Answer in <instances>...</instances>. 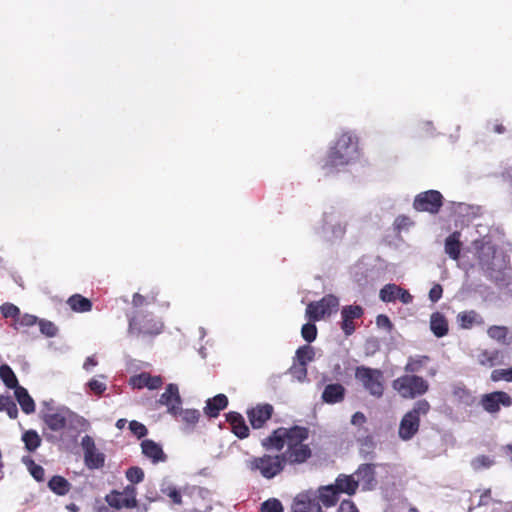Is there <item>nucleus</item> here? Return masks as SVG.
<instances>
[{
	"mask_svg": "<svg viewBox=\"0 0 512 512\" xmlns=\"http://www.w3.org/2000/svg\"><path fill=\"white\" fill-rule=\"evenodd\" d=\"M309 438V429L304 426L279 427L261 441L265 450L281 451L286 446L281 457L287 465H299L305 463L312 456L309 444L305 443Z\"/></svg>",
	"mask_w": 512,
	"mask_h": 512,
	"instance_id": "obj_1",
	"label": "nucleus"
},
{
	"mask_svg": "<svg viewBox=\"0 0 512 512\" xmlns=\"http://www.w3.org/2000/svg\"><path fill=\"white\" fill-rule=\"evenodd\" d=\"M339 500V494L332 485L322 486L318 491L299 493L293 501L291 512H322V506L330 508Z\"/></svg>",
	"mask_w": 512,
	"mask_h": 512,
	"instance_id": "obj_2",
	"label": "nucleus"
},
{
	"mask_svg": "<svg viewBox=\"0 0 512 512\" xmlns=\"http://www.w3.org/2000/svg\"><path fill=\"white\" fill-rule=\"evenodd\" d=\"M358 139L349 132L342 133L330 148L323 168L348 165L358 157Z\"/></svg>",
	"mask_w": 512,
	"mask_h": 512,
	"instance_id": "obj_3",
	"label": "nucleus"
},
{
	"mask_svg": "<svg viewBox=\"0 0 512 512\" xmlns=\"http://www.w3.org/2000/svg\"><path fill=\"white\" fill-rule=\"evenodd\" d=\"M430 408L429 402L421 399L414 404L411 410L404 414L398 429V435L402 440L408 441L417 434L420 427V418L427 415Z\"/></svg>",
	"mask_w": 512,
	"mask_h": 512,
	"instance_id": "obj_4",
	"label": "nucleus"
},
{
	"mask_svg": "<svg viewBox=\"0 0 512 512\" xmlns=\"http://www.w3.org/2000/svg\"><path fill=\"white\" fill-rule=\"evenodd\" d=\"M393 389L405 399H414L424 395L429 389V383L417 375H403L392 382Z\"/></svg>",
	"mask_w": 512,
	"mask_h": 512,
	"instance_id": "obj_5",
	"label": "nucleus"
},
{
	"mask_svg": "<svg viewBox=\"0 0 512 512\" xmlns=\"http://www.w3.org/2000/svg\"><path fill=\"white\" fill-rule=\"evenodd\" d=\"M355 378L361 382L365 390L372 396L380 398L384 393L383 373L379 369L358 366L355 369Z\"/></svg>",
	"mask_w": 512,
	"mask_h": 512,
	"instance_id": "obj_6",
	"label": "nucleus"
},
{
	"mask_svg": "<svg viewBox=\"0 0 512 512\" xmlns=\"http://www.w3.org/2000/svg\"><path fill=\"white\" fill-rule=\"evenodd\" d=\"M339 309V299L333 294H327L319 301L310 302L305 311V317L309 321H320L330 317Z\"/></svg>",
	"mask_w": 512,
	"mask_h": 512,
	"instance_id": "obj_7",
	"label": "nucleus"
},
{
	"mask_svg": "<svg viewBox=\"0 0 512 512\" xmlns=\"http://www.w3.org/2000/svg\"><path fill=\"white\" fill-rule=\"evenodd\" d=\"M286 465L281 454H264L261 457H256L251 460V469L260 471L261 475L267 479H271L280 474Z\"/></svg>",
	"mask_w": 512,
	"mask_h": 512,
	"instance_id": "obj_8",
	"label": "nucleus"
},
{
	"mask_svg": "<svg viewBox=\"0 0 512 512\" xmlns=\"http://www.w3.org/2000/svg\"><path fill=\"white\" fill-rule=\"evenodd\" d=\"M162 323L155 320L151 314L137 313L129 319V333L157 335L162 330Z\"/></svg>",
	"mask_w": 512,
	"mask_h": 512,
	"instance_id": "obj_9",
	"label": "nucleus"
},
{
	"mask_svg": "<svg viewBox=\"0 0 512 512\" xmlns=\"http://www.w3.org/2000/svg\"><path fill=\"white\" fill-rule=\"evenodd\" d=\"M443 206V196L437 190H427L417 194L413 201V208L418 212L437 214Z\"/></svg>",
	"mask_w": 512,
	"mask_h": 512,
	"instance_id": "obj_10",
	"label": "nucleus"
},
{
	"mask_svg": "<svg viewBox=\"0 0 512 512\" xmlns=\"http://www.w3.org/2000/svg\"><path fill=\"white\" fill-rule=\"evenodd\" d=\"M497 512L504 510L503 501L492 496L491 489L476 490L470 498L469 511L473 509Z\"/></svg>",
	"mask_w": 512,
	"mask_h": 512,
	"instance_id": "obj_11",
	"label": "nucleus"
},
{
	"mask_svg": "<svg viewBox=\"0 0 512 512\" xmlns=\"http://www.w3.org/2000/svg\"><path fill=\"white\" fill-rule=\"evenodd\" d=\"M108 505L114 509H132L137 505L136 488L134 485H127L123 491L113 490L105 497Z\"/></svg>",
	"mask_w": 512,
	"mask_h": 512,
	"instance_id": "obj_12",
	"label": "nucleus"
},
{
	"mask_svg": "<svg viewBox=\"0 0 512 512\" xmlns=\"http://www.w3.org/2000/svg\"><path fill=\"white\" fill-rule=\"evenodd\" d=\"M480 404L487 413L497 414L501 407L512 406V397L505 391H493L483 394Z\"/></svg>",
	"mask_w": 512,
	"mask_h": 512,
	"instance_id": "obj_13",
	"label": "nucleus"
},
{
	"mask_svg": "<svg viewBox=\"0 0 512 512\" xmlns=\"http://www.w3.org/2000/svg\"><path fill=\"white\" fill-rule=\"evenodd\" d=\"M81 446L84 451V462L89 469H100L104 466L105 455L98 451L94 439L85 435L81 440Z\"/></svg>",
	"mask_w": 512,
	"mask_h": 512,
	"instance_id": "obj_14",
	"label": "nucleus"
},
{
	"mask_svg": "<svg viewBox=\"0 0 512 512\" xmlns=\"http://www.w3.org/2000/svg\"><path fill=\"white\" fill-rule=\"evenodd\" d=\"M158 402L167 407V412L176 417L179 412V406L182 405V399L177 384L170 383L161 394Z\"/></svg>",
	"mask_w": 512,
	"mask_h": 512,
	"instance_id": "obj_15",
	"label": "nucleus"
},
{
	"mask_svg": "<svg viewBox=\"0 0 512 512\" xmlns=\"http://www.w3.org/2000/svg\"><path fill=\"white\" fill-rule=\"evenodd\" d=\"M364 315V309L360 305H347L341 310V329L346 336L352 335L356 330L354 320Z\"/></svg>",
	"mask_w": 512,
	"mask_h": 512,
	"instance_id": "obj_16",
	"label": "nucleus"
},
{
	"mask_svg": "<svg viewBox=\"0 0 512 512\" xmlns=\"http://www.w3.org/2000/svg\"><path fill=\"white\" fill-rule=\"evenodd\" d=\"M246 413L252 428L260 429L264 427L268 420L271 419L274 413V408L268 403L258 404L257 406L248 409Z\"/></svg>",
	"mask_w": 512,
	"mask_h": 512,
	"instance_id": "obj_17",
	"label": "nucleus"
},
{
	"mask_svg": "<svg viewBox=\"0 0 512 512\" xmlns=\"http://www.w3.org/2000/svg\"><path fill=\"white\" fill-rule=\"evenodd\" d=\"M383 466L382 464L363 463L360 464L355 471L359 485H362L363 490H373L377 486L376 468Z\"/></svg>",
	"mask_w": 512,
	"mask_h": 512,
	"instance_id": "obj_18",
	"label": "nucleus"
},
{
	"mask_svg": "<svg viewBox=\"0 0 512 512\" xmlns=\"http://www.w3.org/2000/svg\"><path fill=\"white\" fill-rule=\"evenodd\" d=\"M129 385L134 389L148 388L154 390L163 385V379L160 375L153 376L148 372H142L130 377Z\"/></svg>",
	"mask_w": 512,
	"mask_h": 512,
	"instance_id": "obj_19",
	"label": "nucleus"
},
{
	"mask_svg": "<svg viewBox=\"0 0 512 512\" xmlns=\"http://www.w3.org/2000/svg\"><path fill=\"white\" fill-rule=\"evenodd\" d=\"M477 363L486 368L500 366L505 363L504 352L499 349H482L476 356Z\"/></svg>",
	"mask_w": 512,
	"mask_h": 512,
	"instance_id": "obj_20",
	"label": "nucleus"
},
{
	"mask_svg": "<svg viewBox=\"0 0 512 512\" xmlns=\"http://www.w3.org/2000/svg\"><path fill=\"white\" fill-rule=\"evenodd\" d=\"M226 421L231 427V432L240 439H245L249 436L250 430L247 426L244 417L235 411H230L226 415Z\"/></svg>",
	"mask_w": 512,
	"mask_h": 512,
	"instance_id": "obj_21",
	"label": "nucleus"
},
{
	"mask_svg": "<svg viewBox=\"0 0 512 512\" xmlns=\"http://www.w3.org/2000/svg\"><path fill=\"white\" fill-rule=\"evenodd\" d=\"M228 403V397L225 394H217L206 400V405L203 408L204 414L209 418H217L220 412L227 408Z\"/></svg>",
	"mask_w": 512,
	"mask_h": 512,
	"instance_id": "obj_22",
	"label": "nucleus"
},
{
	"mask_svg": "<svg viewBox=\"0 0 512 512\" xmlns=\"http://www.w3.org/2000/svg\"><path fill=\"white\" fill-rule=\"evenodd\" d=\"M41 418L45 425L54 432H60L67 426V417L63 410L43 413Z\"/></svg>",
	"mask_w": 512,
	"mask_h": 512,
	"instance_id": "obj_23",
	"label": "nucleus"
},
{
	"mask_svg": "<svg viewBox=\"0 0 512 512\" xmlns=\"http://www.w3.org/2000/svg\"><path fill=\"white\" fill-rule=\"evenodd\" d=\"M141 449L142 453L153 463L163 462L167 458L161 445L151 439L143 440L141 442Z\"/></svg>",
	"mask_w": 512,
	"mask_h": 512,
	"instance_id": "obj_24",
	"label": "nucleus"
},
{
	"mask_svg": "<svg viewBox=\"0 0 512 512\" xmlns=\"http://www.w3.org/2000/svg\"><path fill=\"white\" fill-rule=\"evenodd\" d=\"M333 487L338 494L346 493L351 496L356 493L359 487V481H357L353 475L340 474L336 478Z\"/></svg>",
	"mask_w": 512,
	"mask_h": 512,
	"instance_id": "obj_25",
	"label": "nucleus"
},
{
	"mask_svg": "<svg viewBox=\"0 0 512 512\" xmlns=\"http://www.w3.org/2000/svg\"><path fill=\"white\" fill-rule=\"evenodd\" d=\"M346 390L342 384H328L322 392V400L327 404L340 403L345 398Z\"/></svg>",
	"mask_w": 512,
	"mask_h": 512,
	"instance_id": "obj_26",
	"label": "nucleus"
},
{
	"mask_svg": "<svg viewBox=\"0 0 512 512\" xmlns=\"http://www.w3.org/2000/svg\"><path fill=\"white\" fill-rule=\"evenodd\" d=\"M430 330L437 338L446 336L449 332V323L441 312H433L430 316Z\"/></svg>",
	"mask_w": 512,
	"mask_h": 512,
	"instance_id": "obj_27",
	"label": "nucleus"
},
{
	"mask_svg": "<svg viewBox=\"0 0 512 512\" xmlns=\"http://www.w3.org/2000/svg\"><path fill=\"white\" fill-rule=\"evenodd\" d=\"M457 322L462 329H471L475 325H483L484 319L475 310L463 311L457 315Z\"/></svg>",
	"mask_w": 512,
	"mask_h": 512,
	"instance_id": "obj_28",
	"label": "nucleus"
},
{
	"mask_svg": "<svg viewBox=\"0 0 512 512\" xmlns=\"http://www.w3.org/2000/svg\"><path fill=\"white\" fill-rule=\"evenodd\" d=\"M15 398L25 414L35 412V402L29 395L26 388L19 386L14 390Z\"/></svg>",
	"mask_w": 512,
	"mask_h": 512,
	"instance_id": "obj_29",
	"label": "nucleus"
},
{
	"mask_svg": "<svg viewBox=\"0 0 512 512\" xmlns=\"http://www.w3.org/2000/svg\"><path fill=\"white\" fill-rule=\"evenodd\" d=\"M462 243L460 242V233L453 232L445 240V253L453 260H458L461 253Z\"/></svg>",
	"mask_w": 512,
	"mask_h": 512,
	"instance_id": "obj_30",
	"label": "nucleus"
},
{
	"mask_svg": "<svg viewBox=\"0 0 512 512\" xmlns=\"http://www.w3.org/2000/svg\"><path fill=\"white\" fill-rule=\"evenodd\" d=\"M67 304L73 311L78 313L89 312L92 310L93 306L91 300L80 294L70 296L67 300Z\"/></svg>",
	"mask_w": 512,
	"mask_h": 512,
	"instance_id": "obj_31",
	"label": "nucleus"
},
{
	"mask_svg": "<svg viewBox=\"0 0 512 512\" xmlns=\"http://www.w3.org/2000/svg\"><path fill=\"white\" fill-rule=\"evenodd\" d=\"M21 439H22V441L24 443L25 449L28 452L36 451L40 447V445L42 443L41 437L39 436L37 431H35L33 429L26 430L22 434V438Z\"/></svg>",
	"mask_w": 512,
	"mask_h": 512,
	"instance_id": "obj_32",
	"label": "nucleus"
},
{
	"mask_svg": "<svg viewBox=\"0 0 512 512\" xmlns=\"http://www.w3.org/2000/svg\"><path fill=\"white\" fill-rule=\"evenodd\" d=\"M181 418V421L186 425L188 429H193L200 419V411L197 409H181L179 406L178 415Z\"/></svg>",
	"mask_w": 512,
	"mask_h": 512,
	"instance_id": "obj_33",
	"label": "nucleus"
},
{
	"mask_svg": "<svg viewBox=\"0 0 512 512\" xmlns=\"http://www.w3.org/2000/svg\"><path fill=\"white\" fill-rule=\"evenodd\" d=\"M48 487L57 495H66L70 491L71 484L66 478L55 475L49 480Z\"/></svg>",
	"mask_w": 512,
	"mask_h": 512,
	"instance_id": "obj_34",
	"label": "nucleus"
},
{
	"mask_svg": "<svg viewBox=\"0 0 512 512\" xmlns=\"http://www.w3.org/2000/svg\"><path fill=\"white\" fill-rule=\"evenodd\" d=\"M428 362H430V357L427 355L409 357L404 370L407 373H417L420 372Z\"/></svg>",
	"mask_w": 512,
	"mask_h": 512,
	"instance_id": "obj_35",
	"label": "nucleus"
},
{
	"mask_svg": "<svg viewBox=\"0 0 512 512\" xmlns=\"http://www.w3.org/2000/svg\"><path fill=\"white\" fill-rule=\"evenodd\" d=\"M0 378L3 381V383L6 385V387L9 389L15 390L16 387L20 386L14 371L7 364H2L0 366Z\"/></svg>",
	"mask_w": 512,
	"mask_h": 512,
	"instance_id": "obj_36",
	"label": "nucleus"
},
{
	"mask_svg": "<svg viewBox=\"0 0 512 512\" xmlns=\"http://www.w3.org/2000/svg\"><path fill=\"white\" fill-rule=\"evenodd\" d=\"M488 336L502 344H508V328L505 326L493 325L487 330Z\"/></svg>",
	"mask_w": 512,
	"mask_h": 512,
	"instance_id": "obj_37",
	"label": "nucleus"
},
{
	"mask_svg": "<svg viewBox=\"0 0 512 512\" xmlns=\"http://www.w3.org/2000/svg\"><path fill=\"white\" fill-rule=\"evenodd\" d=\"M337 216L334 212L325 213L324 215V225L332 227V233L335 237H342L346 232L347 224L338 223L337 225H333L336 221Z\"/></svg>",
	"mask_w": 512,
	"mask_h": 512,
	"instance_id": "obj_38",
	"label": "nucleus"
},
{
	"mask_svg": "<svg viewBox=\"0 0 512 512\" xmlns=\"http://www.w3.org/2000/svg\"><path fill=\"white\" fill-rule=\"evenodd\" d=\"M0 411L6 412L11 419L18 416L17 405L10 396H0Z\"/></svg>",
	"mask_w": 512,
	"mask_h": 512,
	"instance_id": "obj_39",
	"label": "nucleus"
},
{
	"mask_svg": "<svg viewBox=\"0 0 512 512\" xmlns=\"http://www.w3.org/2000/svg\"><path fill=\"white\" fill-rule=\"evenodd\" d=\"M314 356V349L309 345L301 346L296 351L297 360L303 367H306V365L314 359ZM304 371L306 372V368H304Z\"/></svg>",
	"mask_w": 512,
	"mask_h": 512,
	"instance_id": "obj_40",
	"label": "nucleus"
},
{
	"mask_svg": "<svg viewBox=\"0 0 512 512\" xmlns=\"http://www.w3.org/2000/svg\"><path fill=\"white\" fill-rule=\"evenodd\" d=\"M398 291H400V286L396 284H386L380 290V299L383 302H394L398 298Z\"/></svg>",
	"mask_w": 512,
	"mask_h": 512,
	"instance_id": "obj_41",
	"label": "nucleus"
},
{
	"mask_svg": "<svg viewBox=\"0 0 512 512\" xmlns=\"http://www.w3.org/2000/svg\"><path fill=\"white\" fill-rule=\"evenodd\" d=\"M453 395L458 399L460 403L466 406L472 405L475 401L471 391L463 386L455 387L453 390Z\"/></svg>",
	"mask_w": 512,
	"mask_h": 512,
	"instance_id": "obj_42",
	"label": "nucleus"
},
{
	"mask_svg": "<svg viewBox=\"0 0 512 512\" xmlns=\"http://www.w3.org/2000/svg\"><path fill=\"white\" fill-rule=\"evenodd\" d=\"M495 463L494 459L487 455H479L471 460V467L474 471L488 469Z\"/></svg>",
	"mask_w": 512,
	"mask_h": 512,
	"instance_id": "obj_43",
	"label": "nucleus"
},
{
	"mask_svg": "<svg viewBox=\"0 0 512 512\" xmlns=\"http://www.w3.org/2000/svg\"><path fill=\"white\" fill-rule=\"evenodd\" d=\"M37 324L39 325L40 332L45 337L53 338L57 336L59 329L52 321L39 319Z\"/></svg>",
	"mask_w": 512,
	"mask_h": 512,
	"instance_id": "obj_44",
	"label": "nucleus"
},
{
	"mask_svg": "<svg viewBox=\"0 0 512 512\" xmlns=\"http://www.w3.org/2000/svg\"><path fill=\"white\" fill-rule=\"evenodd\" d=\"M38 317L32 314L25 313L23 315H19L15 322V328H28L36 325L38 323Z\"/></svg>",
	"mask_w": 512,
	"mask_h": 512,
	"instance_id": "obj_45",
	"label": "nucleus"
},
{
	"mask_svg": "<svg viewBox=\"0 0 512 512\" xmlns=\"http://www.w3.org/2000/svg\"><path fill=\"white\" fill-rule=\"evenodd\" d=\"M311 322L312 321L304 324L301 328V336L308 343L313 342L316 339L318 333L316 325Z\"/></svg>",
	"mask_w": 512,
	"mask_h": 512,
	"instance_id": "obj_46",
	"label": "nucleus"
},
{
	"mask_svg": "<svg viewBox=\"0 0 512 512\" xmlns=\"http://www.w3.org/2000/svg\"><path fill=\"white\" fill-rule=\"evenodd\" d=\"M490 379L493 382H512V366L508 369H495L491 372Z\"/></svg>",
	"mask_w": 512,
	"mask_h": 512,
	"instance_id": "obj_47",
	"label": "nucleus"
},
{
	"mask_svg": "<svg viewBox=\"0 0 512 512\" xmlns=\"http://www.w3.org/2000/svg\"><path fill=\"white\" fill-rule=\"evenodd\" d=\"M260 512H283V506L278 499L270 498L261 504Z\"/></svg>",
	"mask_w": 512,
	"mask_h": 512,
	"instance_id": "obj_48",
	"label": "nucleus"
},
{
	"mask_svg": "<svg viewBox=\"0 0 512 512\" xmlns=\"http://www.w3.org/2000/svg\"><path fill=\"white\" fill-rule=\"evenodd\" d=\"M0 310L3 317L12 318L14 319V322H16V319L20 315V309L16 305L9 302L2 304Z\"/></svg>",
	"mask_w": 512,
	"mask_h": 512,
	"instance_id": "obj_49",
	"label": "nucleus"
},
{
	"mask_svg": "<svg viewBox=\"0 0 512 512\" xmlns=\"http://www.w3.org/2000/svg\"><path fill=\"white\" fill-rule=\"evenodd\" d=\"M126 478L133 484L140 483L144 479V472L140 467H130L126 471Z\"/></svg>",
	"mask_w": 512,
	"mask_h": 512,
	"instance_id": "obj_50",
	"label": "nucleus"
},
{
	"mask_svg": "<svg viewBox=\"0 0 512 512\" xmlns=\"http://www.w3.org/2000/svg\"><path fill=\"white\" fill-rule=\"evenodd\" d=\"M87 386L97 396H101L107 389L106 383L103 381H100L97 378H92L88 383Z\"/></svg>",
	"mask_w": 512,
	"mask_h": 512,
	"instance_id": "obj_51",
	"label": "nucleus"
},
{
	"mask_svg": "<svg viewBox=\"0 0 512 512\" xmlns=\"http://www.w3.org/2000/svg\"><path fill=\"white\" fill-rule=\"evenodd\" d=\"M129 429L139 439L145 437L148 433L146 426L136 420L130 421Z\"/></svg>",
	"mask_w": 512,
	"mask_h": 512,
	"instance_id": "obj_52",
	"label": "nucleus"
},
{
	"mask_svg": "<svg viewBox=\"0 0 512 512\" xmlns=\"http://www.w3.org/2000/svg\"><path fill=\"white\" fill-rule=\"evenodd\" d=\"M30 473L37 481H43L45 476V470L42 466L35 464L32 460Z\"/></svg>",
	"mask_w": 512,
	"mask_h": 512,
	"instance_id": "obj_53",
	"label": "nucleus"
},
{
	"mask_svg": "<svg viewBox=\"0 0 512 512\" xmlns=\"http://www.w3.org/2000/svg\"><path fill=\"white\" fill-rule=\"evenodd\" d=\"M443 295V288L440 284H434L429 291V299L431 302H438Z\"/></svg>",
	"mask_w": 512,
	"mask_h": 512,
	"instance_id": "obj_54",
	"label": "nucleus"
},
{
	"mask_svg": "<svg viewBox=\"0 0 512 512\" xmlns=\"http://www.w3.org/2000/svg\"><path fill=\"white\" fill-rule=\"evenodd\" d=\"M411 223L412 222L408 216L399 215L394 221V226L395 229L400 231L402 229L408 228L411 225Z\"/></svg>",
	"mask_w": 512,
	"mask_h": 512,
	"instance_id": "obj_55",
	"label": "nucleus"
},
{
	"mask_svg": "<svg viewBox=\"0 0 512 512\" xmlns=\"http://www.w3.org/2000/svg\"><path fill=\"white\" fill-rule=\"evenodd\" d=\"M479 264L481 269L488 275L491 276L492 272L494 271V267L492 264L488 261L486 258V255H480L479 256Z\"/></svg>",
	"mask_w": 512,
	"mask_h": 512,
	"instance_id": "obj_56",
	"label": "nucleus"
},
{
	"mask_svg": "<svg viewBox=\"0 0 512 512\" xmlns=\"http://www.w3.org/2000/svg\"><path fill=\"white\" fill-rule=\"evenodd\" d=\"M337 512H359L355 504L350 500H343Z\"/></svg>",
	"mask_w": 512,
	"mask_h": 512,
	"instance_id": "obj_57",
	"label": "nucleus"
},
{
	"mask_svg": "<svg viewBox=\"0 0 512 512\" xmlns=\"http://www.w3.org/2000/svg\"><path fill=\"white\" fill-rule=\"evenodd\" d=\"M376 323L379 327H384L387 330H391L393 326L389 317L383 314L377 316Z\"/></svg>",
	"mask_w": 512,
	"mask_h": 512,
	"instance_id": "obj_58",
	"label": "nucleus"
},
{
	"mask_svg": "<svg viewBox=\"0 0 512 512\" xmlns=\"http://www.w3.org/2000/svg\"><path fill=\"white\" fill-rule=\"evenodd\" d=\"M403 304H409L412 302V295L405 289L400 287V291H398V298Z\"/></svg>",
	"mask_w": 512,
	"mask_h": 512,
	"instance_id": "obj_59",
	"label": "nucleus"
},
{
	"mask_svg": "<svg viewBox=\"0 0 512 512\" xmlns=\"http://www.w3.org/2000/svg\"><path fill=\"white\" fill-rule=\"evenodd\" d=\"M168 496L171 501L175 504L181 503V493L176 488H170L168 492Z\"/></svg>",
	"mask_w": 512,
	"mask_h": 512,
	"instance_id": "obj_60",
	"label": "nucleus"
},
{
	"mask_svg": "<svg viewBox=\"0 0 512 512\" xmlns=\"http://www.w3.org/2000/svg\"><path fill=\"white\" fill-rule=\"evenodd\" d=\"M145 303H146V298L143 295H141L139 293H135L133 295L132 304H133L134 307H141Z\"/></svg>",
	"mask_w": 512,
	"mask_h": 512,
	"instance_id": "obj_61",
	"label": "nucleus"
},
{
	"mask_svg": "<svg viewBox=\"0 0 512 512\" xmlns=\"http://www.w3.org/2000/svg\"><path fill=\"white\" fill-rule=\"evenodd\" d=\"M352 424L362 425L366 422V417L362 412H356L351 419Z\"/></svg>",
	"mask_w": 512,
	"mask_h": 512,
	"instance_id": "obj_62",
	"label": "nucleus"
},
{
	"mask_svg": "<svg viewBox=\"0 0 512 512\" xmlns=\"http://www.w3.org/2000/svg\"><path fill=\"white\" fill-rule=\"evenodd\" d=\"M96 365H97V360L94 357H88L83 364V368L85 370L89 371L92 367H94Z\"/></svg>",
	"mask_w": 512,
	"mask_h": 512,
	"instance_id": "obj_63",
	"label": "nucleus"
},
{
	"mask_svg": "<svg viewBox=\"0 0 512 512\" xmlns=\"http://www.w3.org/2000/svg\"><path fill=\"white\" fill-rule=\"evenodd\" d=\"M494 131L498 134H502L506 131V129L502 124H497L494 126Z\"/></svg>",
	"mask_w": 512,
	"mask_h": 512,
	"instance_id": "obj_64",
	"label": "nucleus"
}]
</instances>
